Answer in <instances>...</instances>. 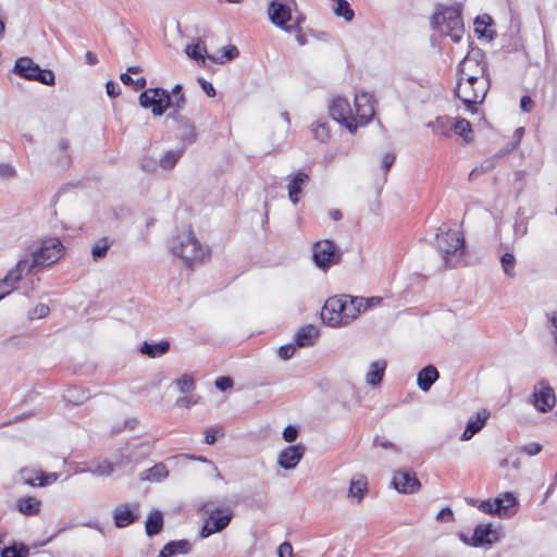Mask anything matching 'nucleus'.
I'll return each mask as SVG.
<instances>
[{
	"mask_svg": "<svg viewBox=\"0 0 557 557\" xmlns=\"http://www.w3.org/2000/svg\"><path fill=\"white\" fill-rule=\"evenodd\" d=\"M437 521H453L454 520V512L449 507H445L442 510H440L436 515Z\"/></svg>",
	"mask_w": 557,
	"mask_h": 557,
	"instance_id": "obj_61",
	"label": "nucleus"
},
{
	"mask_svg": "<svg viewBox=\"0 0 557 557\" xmlns=\"http://www.w3.org/2000/svg\"><path fill=\"white\" fill-rule=\"evenodd\" d=\"M488 412L486 410H481L476 413L474 419H470L466 425L465 431L462 432L460 440L466 442L471 440L476 433H479L488 419Z\"/></svg>",
	"mask_w": 557,
	"mask_h": 557,
	"instance_id": "obj_22",
	"label": "nucleus"
},
{
	"mask_svg": "<svg viewBox=\"0 0 557 557\" xmlns=\"http://www.w3.org/2000/svg\"><path fill=\"white\" fill-rule=\"evenodd\" d=\"M90 471L98 475H110L113 472V466L111 462L103 460L97 462Z\"/></svg>",
	"mask_w": 557,
	"mask_h": 557,
	"instance_id": "obj_51",
	"label": "nucleus"
},
{
	"mask_svg": "<svg viewBox=\"0 0 557 557\" xmlns=\"http://www.w3.org/2000/svg\"><path fill=\"white\" fill-rule=\"evenodd\" d=\"M334 13L337 16L344 17V20L347 22H350L355 16L354 11L350 9V5L346 0H341L336 3Z\"/></svg>",
	"mask_w": 557,
	"mask_h": 557,
	"instance_id": "obj_44",
	"label": "nucleus"
},
{
	"mask_svg": "<svg viewBox=\"0 0 557 557\" xmlns=\"http://www.w3.org/2000/svg\"><path fill=\"white\" fill-rule=\"evenodd\" d=\"M440 374L434 366H426L417 375V384L423 392L430 391L432 385L436 382Z\"/></svg>",
	"mask_w": 557,
	"mask_h": 557,
	"instance_id": "obj_25",
	"label": "nucleus"
},
{
	"mask_svg": "<svg viewBox=\"0 0 557 557\" xmlns=\"http://www.w3.org/2000/svg\"><path fill=\"white\" fill-rule=\"evenodd\" d=\"M185 150V147H182L178 150H170L160 159V166L163 170H172L177 161L181 159Z\"/></svg>",
	"mask_w": 557,
	"mask_h": 557,
	"instance_id": "obj_37",
	"label": "nucleus"
},
{
	"mask_svg": "<svg viewBox=\"0 0 557 557\" xmlns=\"http://www.w3.org/2000/svg\"><path fill=\"white\" fill-rule=\"evenodd\" d=\"M314 138L321 143H326L331 137L330 124L325 121H317L312 126Z\"/></svg>",
	"mask_w": 557,
	"mask_h": 557,
	"instance_id": "obj_39",
	"label": "nucleus"
},
{
	"mask_svg": "<svg viewBox=\"0 0 557 557\" xmlns=\"http://www.w3.org/2000/svg\"><path fill=\"white\" fill-rule=\"evenodd\" d=\"M530 403L542 413H547L555 407V391L545 379L534 385Z\"/></svg>",
	"mask_w": 557,
	"mask_h": 557,
	"instance_id": "obj_10",
	"label": "nucleus"
},
{
	"mask_svg": "<svg viewBox=\"0 0 557 557\" xmlns=\"http://www.w3.org/2000/svg\"><path fill=\"white\" fill-rule=\"evenodd\" d=\"M343 306L341 308L343 324H348L350 321L358 317V309L351 304V296L342 295L339 296Z\"/></svg>",
	"mask_w": 557,
	"mask_h": 557,
	"instance_id": "obj_33",
	"label": "nucleus"
},
{
	"mask_svg": "<svg viewBox=\"0 0 557 557\" xmlns=\"http://www.w3.org/2000/svg\"><path fill=\"white\" fill-rule=\"evenodd\" d=\"M432 27L441 35L449 36L454 42H459L465 33V26L459 7H442L432 17Z\"/></svg>",
	"mask_w": 557,
	"mask_h": 557,
	"instance_id": "obj_2",
	"label": "nucleus"
},
{
	"mask_svg": "<svg viewBox=\"0 0 557 557\" xmlns=\"http://www.w3.org/2000/svg\"><path fill=\"white\" fill-rule=\"evenodd\" d=\"M41 502L33 496H23L16 500V509L24 516H37L40 512Z\"/></svg>",
	"mask_w": 557,
	"mask_h": 557,
	"instance_id": "obj_27",
	"label": "nucleus"
},
{
	"mask_svg": "<svg viewBox=\"0 0 557 557\" xmlns=\"http://www.w3.org/2000/svg\"><path fill=\"white\" fill-rule=\"evenodd\" d=\"M490 87L491 79L458 81L454 92L467 111L475 113L478 106L485 99Z\"/></svg>",
	"mask_w": 557,
	"mask_h": 557,
	"instance_id": "obj_4",
	"label": "nucleus"
},
{
	"mask_svg": "<svg viewBox=\"0 0 557 557\" xmlns=\"http://www.w3.org/2000/svg\"><path fill=\"white\" fill-rule=\"evenodd\" d=\"M278 557H293V546L288 542H284L278 546L277 549Z\"/></svg>",
	"mask_w": 557,
	"mask_h": 557,
	"instance_id": "obj_60",
	"label": "nucleus"
},
{
	"mask_svg": "<svg viewBox=\"0 0 557 557\" xmlns=\"http://www.w3.org/2000/svg\"><path fill=\"white\" fill-rule=\"evenodd\" d=\"M139 104L143 108H151L152 114L162 115L170 106V92L163 88H149L139 96Z\"/></svg>",
	"mask_w": 557,
	"mask_h": 557,
	"instance_id": "obj_9",
	"label": "nucleus"
},
{
	"mask_svg": "<svg viewBox=\"0 0 557 557\" xmlns=\"http://www.w3.org/2000/svg\"><path fill=\"white\" fill-rule=\"evenodd\" d=\"M478 508L484 513L496 515L500 517L499 506L496 504V498L494 500L487 499L480 502Z\"/></svg>",
	"mask_w": 557,
	"mask_h": 557,
	"instance_id": "obj_50",
	"label": "nucleus"
},
{
	"mask_svg": "<svg viewBox=\"0 0 557 557\" xmlns=\"http://www.w3.org/2000/svg\"><path fill=\"white\" fill-rule=\"evenodd\" d=\"M239 54L238 49L235 46H227L223 48V54L220 59L209 55L208 58L215 63H223L224 61H231Z\"/></svg>",
	"mask_w": 557,
	"mask_h": 557,
	"instance_id": "obj_49",
	"label": "nucleus"
},
{
	"mask_svg": "<svg viewBox=\"0 0 557 557\" xmlns=\"http://www.w3.org/2000/svg\"><path fill=\"white\" fill-rule=\"evenodd\" d=\"M392 485L396 491L404 494H413L421 487L420 481L411 470L396 471L392 480Z\"/></svg>",
	"mask_w": 557,
	"mask_h": 557,
	"instance_id": "obj_16",
	"label": "nucleus"
},
{
	"mask_svg": "<svg viewBox=\"0 0 557 557\" xmlns=\"http://www.w3.org/2000/svg\"><path fill=\"white\" fill-rule=\"evenodd\" d=\"M186 102L184 95H178L176 98L170 96V106L169 109H173L172 112L180 113V110L184 107Z\"/></svg>",
	"mask_w": 557,
	"mask_h": 557,
	"instance_id": "obj_55",
	"label": "nucleus"
},
{
	"mask_svg": "<svg viewBox=\"0 0 557 557\" xmlns=\"http://www.w3.org/2000/svg\"><path fill=\"white\" fill-rule=\"evenodd\" d=\"M499 540L497 530L492 523H483L475 527L473 535L470 541L466 537L462 541L473 547H481L484 545H492Z\"/></svg>",
	"mask_w": 557,
	"mask_h": 557,
	"instance_id": "obj_15",
	"label": "nucleus"
},
{
	"mask_svg": "<svg viewBox=\"0 0 557 557\" xmlns=\"http://www.w3.org/2000/svg\"><path fill=\"white\" fill-rule=\"evenodd\" d=\"M202 90L207 94L208 97H214L215 96V89L211 83L203 78L198 79Z\"/></svg>",
	"mask_w": 557,
	"mask_h": 557,
	"instance_id": "obj_63",
	"label": "nucleus"
},
{
	"mask_svg": "<svg viewBox=\"0 0 557 557\" xmlns=\"http://www.w3.org/2000/svg\"><path fill=\"white\" fill-rule=\"evenodd\" d=\"M500 264H502L504 273L507 276L513 277L516 275V273H515L516 258L512 253H510V252L504 253L500 257Z\"/></svg>",
	"mask_w": 557,
	"mask_h": 557,
	"instance_id": "obj_41",
	"label": "nucleus"
},
{
	"mask_svg": "<svg viewBox=\"0 0 557 557\" xmlns=\"http://www.w3.org/2000/svg\"><path fill=\"white\" fill-rule=\"evenodd\" d=\"M168 119H173L178 124L180 140L183 147L186 148L197 140L195 124L188 117H185L176 112H170L168 114Z\"/></svg>",
	"mask_w": 557,
	"mask_h": 557,
	"instance_id": "obj_17",
	"label": "nucleus"
},
{
	"mask_svg": "<svg viewBox=\"0 0 557 557\" xmlns=\"http://www.w3.org/2000/svg\"><path fill=\"white\" fill-rule=\"evenodd\" d=\"M343 306V302L341 301L339 297L337 296H334V297H330L322 310H321V319L322 321L330 325V326H338V325H342L343 324V318L341 317L342 315V312H341V308Z\"/></svg>",
	"mask_w": 557,
	"mask_h": 557,
	"instance_id": "obj_18",
	"label": "nucleus"
},
{
	"mask_svg": "<svg viewBox=\"0 0 557 557\" xmlns=\"http://www.w3.org/2000/svg\"><path fill=\"white\" fill-rule=\"evenodd\" d=\"M492 24L493 20L488 14L476 16L474 20V32L478 34L479 37H486L490 40H492L496 36V33L494 30L487 28L488 26H492Z\"/></svg>",
	"mask_w": 557,
	"mask_h": 557,
	"instance_id": "obj_31",
	"label": "nucleus"
},
{
	"mask_svg": "<svg viewBox=\"0 0 557 557\" xmlns=\"http://www.w3.org/2000/svg\"><path fill=\"white\" fill-rule=\"evenodd\" d=\"M312 258L318 268L327 269L331 264H336L341 261L342 253L334 242L324 239L313 245Z\"/></svg>",
	"mask_w": 557,
	"mask_h": 557,
	"instance_id": "obj_11",
	"label": "nucleus"
},
{
	"mask_svg": "<svg viewBox=\"0 0 557 557\" xmlns=\"http://www.w3.org/2000/svg\"><path fill=\"white\" fill-rule=\"evenodd\" d=\"M214 385L220 391H226L233 386V380L230 376H220L215 380Z\"/></svg>",
	"mask_w": 557,
	"mask_h": 557,
	"instance_id": "obj_58",
	"label": "nucleus"
},
{
	"mask_svg": "<svg viewBox=\"0 0 557 557\" xmlns=\"http://www.w3.org/2000/svg\"><path fill=\"white\" fill-rule=\"evenodd\" d=\"M171 251L189 267L202 262L208 255V249L199 243L191 231L180 234L173 238Z\"/></svg>",
	"mask_w": 557,
	"mask_h": 557,
	"instance_id": "obj_3",
	"label": "nucleus"
},
{
	"mask_svg": "<svg viewBox=\"0 0 557 557\" xmlns=\"http://www.w3.org/2000/svg\"><path fill=\"white\" fill-rule=\"evenodd\" d=\"M38 472L39 470L36 469L24 468L20 471L21 480L25 484L36 486L39 482V478H37Z\"/></svg>",
	"mask_w": 557,
	"mask_h": 557,
	"instance_id": "obj_48",
	"label": "nucleus"
},
{
	"mask_svg": "<svg viewBox=\"0 0 557 557\" xmlns=\"http://www.w3.org/2000/svg\"><path fill=\"white\" fill-rule=\"evenodd\" d=\"M496 504L499 506L500 518H510L516 513L518 500L513 493L506 492L496 497Z\"/></svg>",
	"mask_w": 557,
	"mask_h": 557,
	"instance_id": "obj_24",
	"label": "nucleus"
},
{
	"mask_svg": "<svg viewBox=\"0 0 557 557\" xmlns=\"http://www.w3.org/2000/svg\"><path fill=\"white\" fill-rule=\"evenodd\" d=\"M386 366L385 360L371 362L366 375L367 383L373 386L379 385L384 376Z\"/></svg>",
	"mask_w": 557,
	"mask_h": 557,
	"instance_id": "obj_30",
	"label": "nucleus"
},
{
	"mask_svg": "<svg viewBox=\"0 0 557 557\" xmlns=\"http://www.w3.org/2000/svg\"><path fill=\"white\" fill-rule=\"evenodd\" d=\"M372 301L380 304L382 301V298H380V297H371V298L351 297V304H354L355 308L358 309V315L361 312L369 309L371 307Z\"/></svg>",
	"mask_w": 557,
	"mask_h": 557,
	"instance_id": "obj_42",
	"label": "nucleus"
},
{
	"mask_svg": "<svg viewBox=\"0 0 557 557\" xmlns=\"http://www.w3.org/2000/svg\"><path fill=\"white\" fill-rule=\"evenodd\" d=\"M64 246L58 238H47L40 246L29 247L24 258L33 270L57 262L63 255Z\"/></svg>",
	"mask_w": 557,
	"mask_h": 557,
	"instance_id": "obj_5",
	"label": "nucleus"
},
{
	"mask_svg": "<svg viewBox=\"0 0 557 557\" xmlns=\"http://www.w3.org/2000/svg\"><path fill=\"white\" fill-rule=\"evenodd\" d=\"M170 342L164 339L157 344H151L148 342H144L139 348V352L148 358H158L169 352L170 350Z\"/></svg>",
	"mask_w": 557,
	"mask_h": 557,
	"instance_id": "obj_29",
	"label": "nucleus"
},
{
	"mask_svg": "<svg viewBox=\"0 0 557 557\" xmlns=\"http://www.w3.org/2000/svg\"><path fill=\"white\" fill-rule=\"evenodd\" d=\"M32 271L33 269L23 256L1 281L4 283L5 286H9L11 289L15 290L17 288L20 281L23 278V275Z\"/></svg>",
	"mask_w": 557,
	"mask_h": 557,
	"instance_id": "obj_21",
	"label": "nucleus"
},
{
	"mask_svg": "<svg viewBox=\"0 0 557 557\" xmlns=\"http://www.w3.org/2000/svg\"><path fill=\"white\" fill-rule=\"evenodd\" d=\"M520 450L528 456H535L541 453L542 445L539 443H529L520 448Z\"/></svg>",
	"mask_w": 557,
	"mask_h": 557,
	"instance_id": "obj_56",
	"label": "nucleus"
},
{
	"mask_svg": "<svg viewBox=\"0 0 557 557\" xmlns=\"http://www.w3.org/2000/svg\"><path fill=\"white\" fill-rule=\"evenodd\" d=\"M513 232L517 237H523L528 233V223L523 220L516 221Z\"/></svg>",
	"mask_w": 557,
	"mask_h": 557,
	"instance_id": "obj_59",
	"label": "nucleus"
},
{
	"mask_svg": "<svg viewBox=\"0 0 557 557\" xmlns=\"http://www.w3.org/2000/svg\"><path fill=\"white\" fill-rule=\"evenodd\" d=\"M120 79L124 85L133 86L135 90H141L146 87L147 81L145 77L133 79L128 73H122Z\"/></svg>",
	"mask_w": 557,
	"mask_h": 557,
	"instance_id": "obj_45",
	"label": "nucleus"
},
{
	"mask_svg": "<svg viewBox=\"0 0 557 557\" xmlns=\"http://www.w3.org/2000/svg\"><path fill=\"white\" fill-rule=\"evenodd\" d=\"M309 182V175L305 172H298L290 180L288 188V197L294 205L299 202V194L302 190V186Z\"/></svg>",
	"mask_w": 557,
	"mask_h": 557,
	"instance_id": "obj_28",
	"label": "nucleus"
},
{
	"mask_svg": "<svg viewBox=\"0 0 557 557\" xmlns=\"http://www.w3.org/2000/svg\"><path fill=\"white\" fill-rule=\"evenodd\" d=\"M168 475V470L163 463H157L141 473L143 481H160Z\"/></svg>",
	"mask_w": 557,
	"mask_h": 557,
	"instance_id": "obj_34",
	"label": "nucleus"
},
{
	"mask_svg": "<svg viewBox=\"0 0 557 557\" xmlns=\"http://www.w3.org/2000/svg\"><path fill=\"white\" fill-rule=\"evenodd\" d=\"M141 169L145 172L153 173L157 169L156 160H153L151 158H145L141 162Z\"/></svg>",
	"mask_w": 557,
	"mask_h": 557,
	"instance_id": "obj_64",
	"label": "nucleus"
},
{
	"mask_svg": "<svg viewBox=\"0 0 557 557\" xmlns=\"http://www.w3.org/2000/svg\"><path fill=\"white\" fill-rule=\"evenodd\" d=\"M329 109L330 115L334 121L345 125L350 133L357 131L358 124L356 123V117L354 116L349 102L345 98L337 97L333 99Z\"/></svg>",
	"mask_w": 557,
	"mask_h": 557,
	"instance_id": "obj_13",
	"label": "nucleus"
},
{
	"mask_svg": "<svg viewBox=\"0 0 557 557\" xmlns=\"http://www.w3.org/2000/svg\"><path fill=\"white\" fill-rule=\"evenodd\" d=\"M297 436L298 430L293 425H287L283 431V438L288 443L295 442Z\"/></svg>",
	"mask_w": 557,
	"mask_h": 557,
	"instance_id": "obj_57",
	"label": "nucleus"
},
{
	"mask_svg": "<svg viewBox=\"0 0 557 557\" xmlns=\"http://www.w3.org/2000/svg\"><path fill=\"white\" fill-rule=\"evenodd\" d=\"M458 81L491 79L488 64L481 50L468 53L458 65Z\"/></svg>",
	"mask_w": 557,
	"mask_h": 557,
	"instance_id": "obj_7",
	"label": "nucleus"
},
{
	"mask_svg": "<svg viewBox=\"0 0 557 557\" xmlns=\"http://www.w3.org/2000/svg\"><path fill=\"white\" fill-rule=\"evenodd\" d=\"M175 384L183 394L195 389V381L189 374H183L180 379L175 380Z\"/></svg>",
	"mask_w": 557,
	"mask_h": 557,
	"instance_id": "obj_47",
	"label": "nucleus"
},
{
	"mask_svg": "<svg viewBox=\"0 0 557 557\" xmlns=\"http://www.w3.org/2000/svg\"><path fill=\"white\" fill-rule=\"evenodd\" d=\"M318 336H319V331L314 325H312V324L305 325V326L300 327L295 335L296 346H298V347L312 346L314 344L315 339L318 338Z\"/></svg>",
	"mask_w": 557,
	"mask_h": 557,
	"instance_id": "obj_26",
	"label": "nucleus"
},
{
	"mask_svg": "<svg viewBox=\"0 0 557 557\" xmlns=\"http://www.w3.org/2000/svg\"><path fill=\"white\" fill-rule=\"evenodd\" d=\"M49 312H50V309L47 305L38 304L33 310L29 311L28 318L30 320L42 319V318L47 317L49 314Z\"/></svg>",
	"mask_w": 557,
	"mask_h": 557,
	"instance_id": "obj_53",
	"label": "nucleus"
},
{
	"mask_svg": "<svg viewBox=\"0 0 557 557\" xmlns=\"http://www.w3.org/2000/svg\"><path fill=\"white\" fill-rule=\"evenodd\" d=\"M163 528V515L159 510L152 511L146 521L145 530L148 536L159 534Z\"/></svg>",
	"mask_w": 557,
	"mask_h": 557,
	"instance_id": "obj_32",
	"label": "nucleus"
},
{
	"mask_svg": "<svg viewBox=\"0 0 557 557\" xmlns=\"http://www.w3.org/2000/svg\"><path fill=\"white\" fill-rule=\"evenodd\" d=\"M428 127H431L435 134L449 136L451 128L450 119L448 116H438L434 121L429 122Z\"/></svg>",
	"mask_w": 557,
	"mask_h": 557,
	"instance_id": "obj_35",
	"label": "nucleus"
},
{
	"mask_svg": "<svg viewBox=\"0 0 557 557\" xmlns=\"http://www.w3.org/2000/svg\"><path fill=\"white\" fill-rule=\"evenodd\" d=\"M37 478H39V482L37 483V486H46L54 483L59 475L55 472L46 473L42 470H39L37 473Z\"/></svg>",
	"mask_w": 557,
	"mask_h": 557,
	"instance_id": "obj_52",
	"label": "nucleus"
},
{
	"mask_svg": "<svg viewBox=\"0 0 557 557\" xmlns=\"http://www.w3.org/2000/svg\"><path fill=\"white\" fill-rule=\"evenodd\" d=\"M138 504L133 505H120L114 509L113 512V519L114 524L116 528H126L131 525L133 522H135L139 515H138Z\"/></svg>",
	"mask_w": 557,
	"mask_h": 557,
	"instance_id": "obj_20",
	"label": "nucleus"
},
{
	"mask_svg": "<svg viewBox=\"0 0 557 557\" xmlns=\"http://www.w3.org/2000/svg\"><path fill=\"white\" fill-rule=\"evenodd\" d=\"M435 246L442 255L446 268H455L465 252V240L461 235L449 228L440 227Z\"/></svg>",
	"mask_w": 557,
	"mask_h": 557,
	"instance_id": "obj_1",
	"label": "nucleus"
},
{
	"mask_svg": "<svg viewBox=\"0 0 557 557\" xmlns=\"http://www.w3.org/2000/svg\"><path fill=\"white\" fill-rule=\"evenodd\" d=\"M200 511L206 516L205 523L200 530V536L206 539L214 533L223 531L232 521L233 511L228 507H214L209 500L201 505Z\"/></svg>",
	"mask_w": 557,
	"mask_h": 557,
	"instance_id": "obj_6",
	"label": "nucleus"
},
{
	"mask_svg": "<svg viewBox=\"0 0 557 557\" xmlns=\"http://www.w3.org/2000/svg\"><path fill=\"white\" fill-rule=\"evenodd\" d=\"M193 549L188 540H177L166 543L160 550L158 557H174L175 555H187Z\"/></svg>",
	"mask_w": 557,
	"mask_h": 557,
	"instance_id": "obj_23",
	"label": "nucleus"
},
{
	"mask_svg": "<svg viewBox=\"0 0 557 557\" xmlns=\"http://www.w3.org/2000/svg\"><path fill=\"white\" fill-rule=\"evenodd\" d=\"M14 72L26 79L36 81L44 85H54V74L50 70L41 69L27 57L18 58L14 64Z\"/></svg>",
	"mask_w": 557,
	"mask_h": 557,
	"instance_id": "obj_8",
	"label": "nucleus"
},
{
	"mask_svg": "<svg viewBox=\"0 0 557 557\" xmlns=\"http://www.w3.org/2000/svg\"><path fill=\"white\" fill-rule=\"evenodd\" d=\"M451 128L456 134L461 136L466 143H470L472 140V129L471 124L466 119H457L453 124Z\"/></svg>",
	"mask_w": 557,
	"mask_h": 557,
	"instance_id": "obj_36",
	"label": "nucleus"
},
{
	"mask_svg": "<svg viewBox=\"0 0 557 557\" xmlns=\"http://www.w3.org/2000/svg\"><path fill=\"white\" fill-rule=\"evenodd\" d=\"M185 52L190 59L197 62L201 61L202 63H205L203 52H206V48L202 47L200 44L187 45Z\"/></svg>",
	"mask_w": 557,
	"mask_h": 557,
	"instance_id": "obj_43",
	"label": "nucleus"
},
{
	"mask_svg": "<svg viewBox=\"0 0 557 557\" xmlns=\"http://www.w3.org/2000/svg\"><path fill=\"white\" fill-rule=\"evenodd\" d=\"M268 16L273 25L278 28H282L286 33H292L294 30H299V25L287 23L292 20V9L288 4L283 3L277 0H272L268 7Z\"/></svg>",
	"mask_w": 557,
	"mask_h": 557,
	"instance_id": "obj_12",
	"label": "nucleus"
},
{
	"mask_svg": "<svg viewBox=\"0 0 557 557\" xmlns=\"http://www.w3.org/2000/svg\"><path fill=\"white\" fill-rule=\"evenodd\" d=\"M296 351V346L293 344H286L280 347L278 349V356L283 360H288L294 356Z\"/></svg>",
	"mask_w": 557,
	"mask_h": 557,
	"instance_id": "obj_54",
	"label": "nucleus"
},
{
	"mask_svg": "<svg viewBox=\"0 0 557 557\" xmlns=\"http://www.w3.org/2000/svg\"><path fill=\"white\" fill-rule=\"evenodd\" d=\"M1 557H26L28 555V548L24 545L21 546H8L4 547L1 553Z\"/></svg>",
	"mask_w": 557,
	"mask_h": 557,
	"instance_id": "obj_46",
	"label": "nucleus"
},
{
	"mask_svg": "<svg viewBox=\"0 0 557 557\" xmlns=\"http://www.w3.org/2000/svg\"><path fill=\"white\" fill-rule=\"evenodd\" d=\"M374 115L372 96L368 92H360L355 96V117L358 125L368 124Z\"/></svg>",
	"mask_w": 557,
	"mask_h": 557,
	"instance_id": "obj_14",
	"label": "nucleus"
},
{
	"mask_svg": "<svg viewBox=\"0 0 557 557\" xmlns=\"http://www.w3.org/2000/svg\"><path fill=\"white\" fill-rule=\"evenodd\" d=\"M367 481L363 478L351 480L348 490V497L356 498L359 503L363 497V493L367 491Z\"/></svg>",
	"mask_w": 557,
	"mask_h": 557,
	"instance_id": "obj_38",
	"label": "nucleus"
},
{
	"mask_svg": "<svg viewBox=\"0 0 557 557\" xmlns=\"http://www.w3.org/2000/svg\"><path fill=\"white\" fill-rule=\"evenodd\" d=\"M111 244L107 238L100 239L92 246L91 256L95 261H99L107 256V252L110 248Z\"/></svg>",
	"mask_w": 557,
	"mask_h": 557,
	"instance_id": "obj_40",
	"label": "nucleus"
},
{
	"mask_svg": "<svg viewBox=\"0 0 557 557\" xmlns=\"http://www.w3.org/2000/svg\"><path fill=\"white\" fill-rule=\"evenodd\" d=\"M15 175V170L13 166L7 163L0 164V177L1 178H11Z\"/></svg>",
	"mask_w": 557,
	"mask_h": 557,
	"instance_id": "obj_62",
	"label": "nucleus"
},
{
	"mask_svg": "<svg viewBox=\"0 0 557 557\" xmlns=\"http://www.w3.org/2000/svg\"><path fill=\"white\" fill-rule=\"evenodd\" d=\"M306 448L301 444L287 446L284 448L277 457V465L285 469H294L305 455Z\"/></svg>",
	"mask_w": 557,
	"mask_h": 557,
	"instance_id": "obj_19",
	"label": "nucleus"
}]
</instances>
